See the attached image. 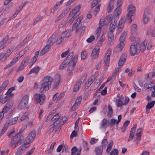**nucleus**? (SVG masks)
Here are the masks:
<instances>
[{"label":"nucleus","mask_w":155,"mask_h":155,"mask_svg":"<svg viewBox=\"0 0 155 155\" xmlns=\"http://www.w3.org/2000/svg\"><path fill=\"white\" fill-rule=\"evenodd\" d=\"M36 132L35 130L32 131L28 134L25 139L26 142L24 143H26L27 145L29 144L32 142L36 136Z\"/></svg>","instance_id":"obj_9"},{"label":"nucleus","mask_w":155,"mask_h":155,"mask_svg":"<svg viewBox=\"0 0 155 155\" xmlns=\"http://www.w3.org/2000/svg\"><path fill=\"white\" fill-rule=\"evenodd\" d=\"M23 140V137L21 135L20 133H18L11 139L9 146L15 149L21 143L22 141Z\"/></svg>","instance_id":"obj_2"},{"label":"nucleus","mask_w":155,"mask_h":155,"mask_svg":"<svg viewBox=\"0 0 155 155\" xmlns=\"http://www.w3.org/2000/svg\"><path fill=\"white\" fill-rule=\"evenodd\" d=\"M29 97L28 95H25L22 98L18 106V108L20 110H22L26 108L28 109L27 105L28 103Z\"/></svg>","instance_id":"obj_7"},{"label":"nucleus","mask_w":155,"mask_h":155,"mask_svg":"<svg viewBox=\"0 0 155 155\" xmlns=\"http://www.w3.org/2000/svg\"><path fill=\"white\" fill-rule=\"evenodd\" d=\"M108 111L107 114L108 117H110L113 114V111L111 106L110 104L108 105Z\"/></svg>","instance_id":"obj_51"},{"label":"nucleus","mask_w":155,"mask_h":155,"mask_svg":"<svg viewBox=\"0 0 155 155\" xmlns=\"http://www.w3.org/2000/svg\"><path fill=\"white\" fill-rule=\"evenodd\" d=\"M70 51V49L69 48L67 51L63 52L61 54V57L62 58H64L68 54L69 52Z\"/></svg>","instance_id":"obj_64"},{"label":"nucleus","mask_w":155,"mask_h":155,"mask_svg":"<svg viewBox=\"0 0 155 155\" xmlns=\"http://www.w3.org/2000/svg\"><path fill=\"white\" fill-rule=\"evenodd\" d=\"M78 55H75L72 60L71 61H69V66L67 69V71L69 74L74 70L75 67L78 60Z\"/></svg>","instance_id":"obj_8"},{"label":"nucleus","mask_w":155,"mask_h":155,"mask_svg":"<svg viewBox=\"0 0 155 155\" xmlns=\"http://www.w3.org/2000/svg\"><path fill=\"white\" fill-rule=\"evenodd\" d=\"M18 117H15L12 119L11 120H10L9 121V122L7 124L8 125V126L9 125H14L16 123L17 121L18 120Z\"/></svg>","instance_id":"obj_49"},{"label":"nucleus","mask_w":155,"mask_h":155,"mask_svg":"<svg viewBox=\"0 0 155 155\" xmlns=\"http://www.w3.org/2000/svg\"><path fill=\"white\" fill-rule=\"evenodd\" d=\"M123 0H118L117 2V8L115 10L114 16L116 17H118L120 14L121 11L120 7L122 5Z\"/></svg>","instance_id":"obj_15"},{"label":"nucleus","mask_w":155,"mask_h":155,"mask_svg":"<svg viewBox=\"0 0 155 155\" xmlns=\"http://www.w3.org/2000/svg\"><path fill=\"white\" fill-rule=\"evenodd\" d=\"M149 13L148 10L146 9L144 11L143 17V22L144 24H146L149 21Z\"/></svg>","instance_id":"obj_19"},{"label":"nucleus","mask_w":155,"mask_h":155,"mask_svg":"<svg viewBox=\"0 0 155 155\" xmlns=\"http://www.w3.org/2000/svg\"><path fill=\"white\" fill-rule=\"evenodd\" d=\"M68 10H66L62 12L55 19V22H57L62 18L64 16L68 13Z\"/></svg>","instance_id":"obj_31"},{"label":"nucleus","mask_w":155,"mask_h":155,"mask_svg":"<svg viewBox=\"0 0 155 155\" xmlns=\"http://www.w3.org/2000/svg\"><path fill=\"white\" fill-rule=\"evenodd\" d=\"M53 81V78L50 76H46L44 77L41 82L40 92L43 93L48 91Z\"/></svg>","instance_id":"obj_1"},{"label":"nucleus","mask_w":155,"mask_h":155,"mask_svg":"<svg viewBox=\"0 0 155 155\" xmlns=\"http://www.w3.org/2000/svg\"><path fill=\"white\" fill-rule=\"evenodd\" d=\"M113 145V141L112 140L108 144L107 148L106 150L107 152L108 153L110 150L111 149V148L112 146Z\"/></svg>","instance_id":"obj_55"},{"label":"nucleus","mask_w":155,"mask_h":155,"mask_svg":"<svg viewBox=\"0 0 155 155\" xmlns=\"http://www.w3.org/2000/svg\"><path fill=\"white\" fill-rule=\"evenodd\" d=\"M113 31H109L108 33V40L109 41V44L112 45L113 43L114 37L113 35Z\"/></svg>","instance_id":"obj_24"},{"label":"nucleus","mask_w":155,"mask_h":155,"mask_svg":"<svg viewBox=\"0 0 155 155\" xmlns=\"http://www.w3.org/2000/svg\"><path fill=\"white\" fill-rule=\"evenodd\" d=\"M124 100V97L122 96H121V97H120L118 99L116 100V102L117 106L118 107H120L123 105V101Z\"/></svg>","instance_id":"obj_36"},{"label":"nucleus","mask_w":155,"mask_h":155,"mask_svg":"<svg viewBox=\"0 0 155 155\" xmlns=\"http://www.w3.org/2000/svg\"><path fill=\"white\" fill-rule=\"evenodd\" d=\"M82 18H83L81 17L80 16L75 21V23L73 24L72 26V31H74L78 26L79 25L80 26H82L81 21Z\"/></svg>","instance_id":"obj_18"},{"label":"nucleus","mask_w":155,"mask_h":155,"mask_svg":"<svg viewBox=\"0 0 155 155\" xmlns=\"http://www.w3.org/2000/svg\"><path fill=\"white\" fill-rule=\"evenodd\" d=\"M34 97L35 103L41 105L44 103L46 99L45 96L44 94L36 93L34 95Z\"/></svg>","instance_id":"obj_4"},{"label":"nucleus","mask_w":155,"mask_h":155,"mask_svg":"<svg viewBox=\"0 0 155 155\" xmlns=\"http://www.w3.org/2000/svg\"><path fill=\"white\" fill-rule=\"evenodd\" d=\"M9 81L6 80L5 81L0 87V93L7 86Z\"/></svg>","instance_id":"obj_45"},{"label":"nucleus","mask_w":155,"mask_h":155,"mask_svg":"<svg viewBox=\"0 0 155 155\" xmlns=\"http://www.w3.org/2000/svg\"><path fill=\"white\" fill-rule=\"evenodd\" d=\"M142 130L143 129L142 128H139L137 129L136 135V137H137V138L138 140H140L141 133Z\"/></svg>","instance_id":"obj_41"},{"label":"nucleus","mask_w":155,"mask_h":155,"mask_svg":"<svg viewBox=\"0 0 155 155\" xmlns=\"http://www.w3.org/2000/svg\"><path fill=\"white\" fill-rule=\"evenodd\" d=\"M108 120H107L105 118L103 119L101 122V127L106 129L107 125H108Z\"/></svg>","instance_id":"obj_46"},{"label":"nucleus","mask_w":155,"mask_h":155,"mask_svg":"<svg viewBox=\"0 0 155 155\" xmlns=\"http://www.w3.org/2000/svg\"><path fill=\"white\" fill-rule=\"evenodd\" d=\"M108 125H110L112 127L114 125L115 123H116V120L114 119H111L110 121H109V120H108Z\"/></svg>","instance_id":"obj_54"},{"label":"nucleus","mask_w":155,"mask_h":155,"mask_svg":"<svg viewBox=\"0 0 155 155\" xmlns=\"http://www.w3.org/2000/svg\"><path fill=\"white\" fill-rule=\"evenodd\" d=\"M95 80V77L93 76H91L85 83V87L86 89L88 88Z\"/></svg>","instance_id":"obj_23"},{"label":"nucleus","mask_w":155,"mask_h":155,"mask_svg":"<svg viewBox=\"0 0 155 155\" xmlns=\"http://www.w3.org/2000/svg\"><path fill=\"white\" fill-rule=\"evenodd\" d=\"M59 33L58 30L56 31L52 36L48 39L46 45L51 47V46L53 45L56 42V37Z\"/></svg>","instance_id":"obj_10"},{"label":"nucleus","mask_w":155,"mask_h":155,"mask_svg":"<svg viewBox=\"0 0 155 155\" xmlns=\"http://www.w3.org/2000/svg\"><path fill=\"white\" fill-rule=\"evenodd\" d=\"M124 44L123 42L119 43L114 48V51L116 53H118L121 52L124 48Z\"/></svg>","instance_id":"obj_25"},{"label":"nucleus","mask_w":155,"mask_h":155,"mask_svg":"<svg viewBox=\"0 0 155 155\" xmlns=\"http://www.w3.org/2000/svg\"><path fill=\"white\" fill-rule=\"evenodd\" d=\"M72 35V31L70 29H67L64 31L61 35L64 38L70 37Z\"/></svg>","instance_id":"obj_27"},{"label":"nucleus","mask_w":155,"mask_h":155,"mask_svg":"<svg viewBox=\"0 0 155 155\" xmlns=\"http://www.w3.org/2000/svg\"><path fill=\"white\" fill-rule=\"evenodd\" d=\"M153 83L151 82L147 81L144 84V88L145 89H147L153 87Z\"/></svg>","instance_id":"obj_42"},{"label":"nucleus","mask_w":155,"mask_h":155,"mask_svg":"<svg viewBox=\"0 0 155 155\" xmlns=\"http://www.w3.org/2000/svg\"><path fill=\"white\" fill-rule=\"evenodd\" d=\"M30 57L29 56H28L25 57L22 61L21 64L25 67L28 64Z\"/></svg>","instance_id":"obj_44"},{"label":"nucleus","mask_w":155,"mask_h":155,"mask_svg":"<svg viewBox=\"0 0 155 155\" xmlns=\"http://www.w3.org/2000/svg\"><path fill=\"white\" fill-rule=\"evenodd\" d=\"M127 35V32L126 31H124L121 34L120 39V43L123 42L124 43V41Z\"/></svg>","instance_id":"obj_39"},{"label":"nucleus","mask_w":155,"mask_h":155,"mask_svg":"<svg viewBox=\"0 0 155 155\" xmlns=\"http://www.w3.org/2000/svg\"><path fill=\"white\" fill-rule=\"evenodd\" d=\"M8 127V124H6L4 125L3 128L0 132V136H2L4 134L7 130Z\"/></svg>","instance_id":"obj_50"},{"label":"nucleus","mask_w":155,"mask_h":155,"mask_svg":"<svg viewBox=\"0 0 155 155\" xmlns=\"http://www.w3.org/2000/svg\"><path fill=\"white\" fill-rule=\"evenodd\" d=\"M103 148V147L100 146L95 147L94 151L96 155H102Z\"/></svg>","instance_id":"obj_29"},{"label":"nucleus","mask_w":155,"mask_h":155,"mask_svg":"<svg viewBox=\"0 0 155 155\" xmlns=\"http://www.w3.org/2000/svg\"><path fill=\"white\" fill-rule=\"evenodd\" d=\"M85 29V26H83L79 30V29H77L76 30V32L77 33L79 32L80 33V35H81L84 34Z\"/></svg>","instance_id":"obj_59"},{"label":"nucleus","mask_w":155,"mask_h":155,"mask_svg":"<svg viewBox=\"0 0 155 155\" xmlns=\"http://www.w3.org/2000/svg\"><path fill=\"white\" fill-rule=\"evenodd\" d=\"M69 63V61L68 62L66 60H64L60 65L59 67V69L62 70L65 68Z\"/></svg>","instance_id":"obj_40"},{"label":"nucleus","mask_w":155,"mask_h":155,"mask_svg":"<svg viewBox=\"0 0 155 155\" xmlns=\"http://www.w3.org/2000/svg\"><path fill=\"white\" fill-rule=\"evenodd\" d=\"M124 21L122 18H121L118 24V27H124Z\"/></svg>","instance_id":"obj_60"},{"label":"nucleus","mask_w":155,"mask_h":155,"mask_svg":"<svg viewBox=\"0 0 155 155\" xmlns=\"http://www.w3.org/2000/svg\"><path fill=\"white\" fill-rule=\"evenodd\" d=\"M13 51V49L10 48L7 50L5 53H0V61H4L10 55Z\"/></svg>","instance_id":"obj_11"},{"label":"nucleus","mask_w":155,"mask_h":155,"mask_svg":"<svg viewBox=\"0 0 155 155\" xmlns=\"http://www.w3.org/2000/svg\"><path fill=\"white\" fill-rule=\"evenodd\" d=\"M61 117H60L59 114L57 113L53 116L51 122V123L56 124V126H58L61 122Z\"/></svg>","instance_id":"obj_12"},{"label":"nucleus","mask_w":155,"mask_h":155,"mask_svg":"<svg viewBox=\"0 0 155 155\" xmlns=\"http://www.w3.org/2000/svg\"><path fill=\"white\" fill-rule=\"evenodd\" d=\"M86 52L84 51H83L81 53V58L82 60H84L86 58Z\"/></svg>","instance_id":"obj_63"},{"label":"nucleus","mask_w":155,"mask_h":155,"mask_svg":"<svg viewBox=\"0 0 155 155\" xmlns=\"http://www.w3.org/2000/svg\"><path fill=\"white\" fill-rule=\"evenodd\" d=\"M83 81L81 80L78 81L76 84L74 89L73 91L74 92L77 91L79 89L81 84L83 83Z\"/></svg>","instance_id":"obj_38"},{"label":"nucleus","mask_w":155,"mask_h":155,"mask_svg":"<svg viewBox=\"0 0 155 155\" xmlns=\"http://www.w3.org/2000/svg\"><path fill=\"white\" fill-rule=\"evenodd\" d=\"M99 48H97L96 47L92 50L91 55V57L92 59H95L98 57L99 53Z\"/></svg>","instance_id":"obj_17"},{"label":"nucleus","mask_w":155,"mask_h":155,"mask_svg":"<svg viewBox=\"0 0 155 155\" xmlns=\"http://www.w3.org/2000/svg\"><path fill=\"white\" fill-rule=\"evenodd\" d=\"M101 22L102 21L101 20L99 24V27L97 28L96 31L95 33L94 34L95 37L97 39L98 38L99 36L100 35V33L101 32V28L102 27L103 25V24H102L103 23H102Z\"/></svg>","instance_id":"obj_20"},{"label":"nucleus","mask_w":155,"mask_h":155,"mask_svg":"<svg viewBox=\"0 0 155 155\" xmlns=\"http://www.w3.org/2000/svg\"><path fill=\"white\" fill-rule=\"evenodd\" d=\"M29 145L27 146L26 143L21 145L15 153V155H21L25 151Z\"/></svg>","instance_id":"obj_13"},{"label":"nucleus","mask_w":155,"mask_h":155,"mask_svg":"<svg viewBox=\"0 0 155 155\" xmlns=\"http://www.w3.org/2000/svg\"><path fill=\"white\" fill-rule=\"evenodd\" d=\"M50 48L51 47H50L49 46L46 45L41 50L40 53V55L42 56L45 54L49 51Z\"/></svg>","instance_id":"obj_32"},{"label":"nucleus","mask_w":155,"mask_h":155,"mask_svg":"<svg viewBox=\"0 0 155 155\" xmlns=\"http://www.w3.org/2000/svg\"><path fill=\"white\" fill-rule=\"evenodd\" d=\"M73 52H70L67 56L66 59L65 60L68 61H71L72 59V58L74 56Z\"/></svg>","instance_id":"obj_52"},{"label":"nucleus","mask_w":155,"mask_h":155,"mask_svg":"<svg viewBox=\"0 0 155 155\" xmlns=\"http://www.w3.org/2000/svg\"><path fill=\"white\" fill-rule=\"evenodd\" d=\"M71 155H80L81 154V149H80L78 152L77 153V154L75 155V153L77 151H78V149L76 147H72L71 150Z\"/></svg>","instance_id":"obj_35"},{"label":"nucleus","mask_w":155,"mask_h":155,"mask_svg":"<svg viewBox=\"0 0 155 155\" xmlns=\"http://www.w3.org/2000/svg\"><path fill=\"white\" fill-rule=\"evenodd\" d=\"M117 25V22L116 20L114 19L112 21L110 25L109 28V31H114L116 28Z\"/></svg>","instance_id":"obj_22"},{"label":"nucleus","mask_w":155,"mask_h":155,"mask_svg":"<svg viewBox=\"0 0 155 155\" xmlns=\"http://www.w3.org/2000/svg\"><path fill=\"white\" fill-rule=\"evenodd\" d=\"M118 150L116 149L113 150L110 152V155H118Z\"/></svg>","instance_id":"obj_61"},{"label":"nucleus","mask_w":155,"mask_h":155,"mask_svg":"<svg viewBox=\"0 0 155 155\" xmlns=\"http://www.w3.org/2000/svg\"><path fill=\"white\" fill-rule=\"evenodd\" d=\"M111 54V52L110 51H107L104 57V62L105 64L104 67L107 69L109 66L110 61V56Z\"/></svg>","instance_id":"obj_14"},{"label":"nucleus","mask_w":155,"mask_h":155,"mask_svg":"<svg viewBox=\"0 0 155 155\" xmlns=\"http://www.w3.org/2000/svg\"><path fill=\"white\" fill-rule=\"evenodd\" d=\"M29 113L28 112H25V114L22 116L21 117L20 120L22 121L23 120L26 119L27 118H28Z\"/></svg>","instance_id":"obj_57"},{"label":"nucleus","mask_w":155,"mask_h":155,"mask_svg":"<svg viewBox=\"0 0 155 155\" xmlns=\"http://www.w3.org/2000/svg\"><path fill=\"white\" fill-rule=\"evenodd\" d=\"M135 8L132 5H130L128 7V13L127 15L126 21H127L129 23H131L132 21L131 17L133 16L135 13Z\"/></svg>","instance_id":"obj_5"},{"label":"nucleus","mask_w":155,"mask_h":155,"mask_svg":"<svg viewBox=\"0 0 155 155\" xmlns=\"http://www.w3.org/2000/svg\"><path fill=\"white\" fill-rule=\"evenodd\" d=\"M155 104V101H153L151 102H148L146 106V113L148 114L149 113L150 109L152 108L154 106Z\"/></svg>","instance_id":"obj_21"},{"label":"nucleus","mask_w":155,"mask_h":155,"mask_svg":"<svg viewBox=\"0 0 155 155\" xmlns=\"http://www.w3.org/2000/svg\"><path fill=\"white\" fill-rule=\"evenodd\" d=\"M139 46V42H134L132 43L130 46L129 53L131 56H133L135 55H138L140 52V48L138 47Z\"/></svg>","instance_id":"obj_3"},{"label":"nucleus","mask_w":155,"mask_h":155,"mask_svg":"<svg viewBox=\"0 0 155 155\" xmlns=\"http://www.w3.org/2000/svg\"><path fill=\"white\" fill-rule=\"evenodd\" d=\"M101 0H94L91 5V9L90 10L91 12L93 13L94 15H96L98 12L101 5H98L96 7L94 8V7L97 5L101 1Z\"/></svg>","instance_id":"obj_6"},{"label":"nucleus","mask_w":155,"mask_h":155,"mask_svg":"<svg viewBox=\"0 0 155 155\" xmlns=\"http://www.w3.org/2000/svg\"><path fill=\"white\" fill-rule=\"evenodd\" d=\"M40 70V68L39 67L37 66L32 69L27 74V75H29L31 74L35 73V74H37Z\"/></svg>","instance_id":"obj_37"},{"label":"nucleus","mask_w":155,"mask_h":155,"mask_svg":"<svg viewBox=\"0 0 155 155\" xmlns=\"http://www.w3.org/2000/svg\"><path fill=\"white\" fill-rule=\"evenodd\" d=\"M15 88L14 87H12L9 89L7 92L6 93V95H9L10 96H12L14 95V94L12 93V92L14 91Z\"/></svg>","instance_id":"obj_53"},{"label":"nucleus","mask_w":155,"mask_h":155,"mask_svg":"<svg viewBox=\"0 0 155 155\" xmlns=\"http://www.w3.org/2000/svg\"><path fill=\"white\" fill-rule=\"evenodd\" d=\"M81 8V5H79L75 8V13L74 14V15L73 17H72L75 20V18H76V17L78 16L80 14V13L79 12V10Z\"/></svg>","instance_id":"obj_33"},{"label":"nucleus","mask_w":155,"mask_h":155,"mask_svg":"<svg viewBox=\"0 0 155 155\" xmlns=\"http://www.w3.org/2000/svg\"><path fill=\"white\" fill-rule=\"evenodd\" d=\"M68 20H65L62 22L60 24L58 25V29H59L61 28H64L66 27Z\"/></svg>","instance_id":"obj_56"},{"label":"nucleus","mask_w":155,"mask_h":155,"mask_svg":"<svg viewBox=\"0 0 155 155\" xmlns=\"http://www.w3.org/2000/svg\"><path fill=\"white\" fill-rule=\"evenodd\" d=\"M114 0H110L107 7V12L108 13H110L113 10L114 5Z\"/></svg>","instance_id":"obj_28"},{"label":"nucleus","mask_w":155,"mask_h":155,"mask_svg":"<svg viewBox=\"0 0 155 155\" xmlns=\"http://www.w3.org/2000/svg\"><path fill=\"white\" fill-rule=\"evenodd\" d=\"M131 35L134 37L137 35V26L136 24H133L131 27Z\"/></svg>","instance_id":"obj_26"},{"label":"nucleus","mask_w":155,"mask_h":155,"mask_svg":"<svg viewBox=\"0 0 155 155\" xmlns=\"http://www.w3.org/2000/svg\"><path fill=\"white\" fill-rule=\"evenodd\" d=\"M39 52V51H36L35 54V55L31 59V61L30 64H31V67L36 61Z\"/></svg>","instance_id":"obj_30"},{"label":"nucleus","mask_w":155,"mask_h":155,"mask_svg":"<svg viewBox=\"0 0 155 155\" xmlns=\"http://www.w3.org/2000/svg\"><path fill=\"white\" fill-rule=\"evenodd\" d=\"M59 39L56 40V43L57 44H60L64 40V38L61 35L59 36Z\"/></svg>","instance_id":"obj_62"},{"label":"nucleus","mask_w":155,"mask_h":155,"mask_svg":"<svg viewBox=\"0 0 155 155\" xmlns=\"http://www.w3.org/2000/svg\"><path fill=\"white\" fill-rule=\"evenodd\" d=\"M127 57V53H124L121 56L118 62L119 66H122L125 62Z\"/></svg>","instance_id":"obj_16"},{"label":"nucleus","mask_w":155,"mask_h":155,"mask_svg":"<svg viewBox=\"0 0 155 155\" xmlns=\"http://www.w3.org/2000/svg\"><path fill=\"white\" fill-rule=\"evenodd\" d=\"M29 37H27L26 38L24 39L22 41L20 44H19L17 46L18 47V48H21L22 46H23L25 43L28 41V40Z\"/></svg>","instance_id":"obj_48"},{"label":"nucleus","mask_w":155,"mask_h":155,"mask_svg":"<svg viewBox=\"0 0 155 155\" xmlns=\"http://www.w3.org/2000/svg\"><path fill=\"white\" fill-rule=\"evenodd\" d=\"M147 41L145 40L140 45V47H138L140 48V50L141 49L144 51L146 48L147 45Z\"/></svg>","instance_id":"obj_43"},{"label":"nucleus","mask_w":155,"mask_h":155,"mask_svg":"<svg viewBox=\"0 0 155 155\" xmlns=\"http://www.w3.org/2000/svg\"><path fill=\"white\" fill-rule=\"evenodd\" d=\"M81 8V5H79L75 8V13L74 14V15L73 17H72L75 20V18H76V17L78 16L80 14V13L79 12V10Z\"/></svg>","instance_id":"obj_34"},{"label":"nucleus","mask_w":155,"mask_h":155,"mask_svg":"<svg viewBox=\"0 0 155 155\" xmlns=\"http://www.w3.org/2000/svg\"><path fill=\"white\" fill-rule=\"evenodd\" d=\"M56 124L52 123V124L49 126L48 128V134H50L54 130V129L58 126H56Z\"/></svg>","instance_id":"obj_47"},{"label":"nucleus","mask_w":155,"mask_h":155,"mask_svg":"<svg viewBox=\"0 0 155 155\" xmlns=\"http://www.w3.org/2000/svg\"><path fill=\"white\" fill-rule=\"evenodd\" d=\"M82 99V97L81 96H79L76 99V101L74 103L75 104H76L77 106H79L81 104V101Z\"/></svg>","instance_id":"obj_58"}]
</instances>
